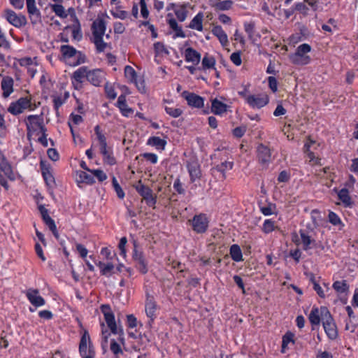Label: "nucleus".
Wrapping results in <instances>:
<instances>
[{"label": "nucleus", "instance_id": "obj_22", "mask_svg": "<svg viewBox=\"0 0 358 358\" xmlns=\"http://www.w3.org/2000/svg\"><path fill=\"white\" fill-rule=\"evenodd\" d=\"M185 58L187 62H192L194 65H197L201 60V54L194 48L189 47L185 50Z\"/></svg>", "mask_w": 358, "mask_h": 358}, {"label": "nucleus", "instance_id": "obj_10", "mask_svg": "<svg viewBox=\"0 0 358 358\" xmlns=\"http://www.w3.org/2000/svg\"><path fill=\"white\" fill-rule=\"evenodd\" d=\"M269 102V97L266 94H259L248 96V104L253 108H261Z\"/></svg>", "mask_w": 358, "mask_h": 358}, {"label": "nucleus", "instance_id": "obj_31", "mask_svg": "<svg viewBox=\"0 0 358 358\" xmlns=\"http://www.w3.org/2000/svg\"><path fill=\"white\" fill-rule=\"evenodd\" d=\"M167 142L158 136H151L147 141V145L155 147L158 150H164Z\"/></svg>", "mask_w": 358, "mask_h": 358}, {"label": "nucleus", "instance_id": "obj_33", "mask_svg": "<svg viewBox=\"0 0 358 358\" xmlns=\"http://www.w3.org/2000/svg\"><path fill=\"white\" fill-rule=\"evenodd\" d=\"M212 31L213 34L218 38L220 43L223 46L227 45L228 43L227 35L223 31L222 28L220 26L214 27Z\"/></svg>", "mask_w": 358, "mask_h": 358}, {"label": "nucleus", "instance_id": "obj_20", "mask_svg": "<svg viewBox=\"0 0 358 358\" xmlns=\"http://www.w3.org/2000/svg\"><path fill=\"white\" fill-rule=\"evenodd\" d=\"M40 166L41 169L43 178L46 183V185L49 187H52L55 185V178L52 174L50 172V168L49 165H47L45 162L41 161Z\"/></svg>", "mask_w": 358, "mask_h": 358}, {"label": "nucleus", "instance_id": "obj_49", "mask_svg": "<svg viewBox=\"0 0 358 358\" xmlns=\"http://www.w3.org/2000/svg\"><path fill=\"white\" fill-rule=\"evenodd\" d=\"M17 104L20 106L22 109L24 110L25 109L29 108V110H32L31 108V99L28 97H21L16 101Z\"/></svg>", "mask_w": 358, "mask_h": 358}, {"label": "nucleus", "instance_id": "obj_16", "mask_svg": "<svg viewBox=\"0 0 358 358\" xmlns=\"http://www.w3.org/2000/svg\"><path fill=\"white\" fill-rule=\"evenodd\" d=\"M187 169L189 174L190 180L192 182L199 179L201 176L200 165L196 160H190L187 163Z\"/></svg>", "mask_w": 358, "mask_h": 358}, {"label": "nucleus", "instance_id": "obj_4", "mask_svg": "<svg viewBox=\"0 0 358 358\" xmlns=\"http://www.w3.org/2000/svg\"><path fill=\"white\" fill-rule=\"evenodd\" d=\"M313 232V230L311 231L306 229L299 230L303 250L305 251L311 248H320L321 250H324V247L322 242L316 241V240L313 238V235L311 234Z\"/></svg>", "mask_w": 358, "mask_h": 358}, {"label": "nucleus", "instance_id": "obj_15", "mask_svg": "<svg viewBox=\"0 0 358 358\" xmlns=\"http://www.w3.org/2000/svg\"><path fill=\"white\" fill-rule=\"evenodd\" d=\"M104 79L105 73L102 70L99 69L89 70L87 81L94 86H100Z\"/></svg>", "mask_w": 358, "mask_h": 358}, {"label": "nucleus", "instance_id": "obj_58", "mask_svg": "<svg viewBox=\"0 0 358 358\" xmlns=\"http://www.w3.org/2000/svg\"><path fill=\"white\" fill-rule=\"evenodd\" d=\"M127 243V239L125 236L121 238L120 243L118 244V248L120 249V255L123 257H126V244Z\"/></svg>", "mask_w": 358, "mask_h": 358}, {"label": "nucleus", "instance_id": "obj_50", "mask_svg": "<svg viewBox=\"0 0 358 358\" xmlns=\"http://www.w3.org/2000/svg\"><path fill=\"white\" fill-rule=\"evenodd\" d=\"M329 222L334 226H338L342 224L340 217L334 212L330 211L328 215Z\"/></svg>", "mask_w": 358, "mask_h": 358}, {"label": "nucleus", "instance_id": "obj_5", "mask_svg": "<svg viewBox=\"0 0 358 358\" xmlns=\"http://www.w3.org/2000/svg\"><path fill=\"white\" fill-rule=\"evenodd\" d=\"M134 249L132 252V258L136 263V268L143 274L147 273L148 262L145 259L144 253L141 250H138V242L136 240L133 241Z\"/></svg>", "mask_w": 358, "mask_h": 358}, {"label": "nucleus", "instance_id": "obj_7", "mask_svg": "<svg viewBox=\"0 0 358 358\" xmlns=\"http://www.w3.org/2000/svg\"><path fill=\"white\" fill-rule=\"evenodd\" d=\"M189 221L192 223L193 231L197 234H203L208 228L209 220L204 213L195 215Z\"/></svg>", "mask_w": 358, "mask_h": 358}, {"label": "nucleus", "instance_id": "obj_53", "mask_svg": "<svg viewBox=\"0 0 358 358\" xmlns=\"http://www.w3.org/2000/svg\"><path fill=\"white\" fill-rule=\"evenodd\" d=\"M110 13H111V15L115 18H119L121 20H124L128 16V13L127 11L122 10L119 9V8H116V9L115 10H111Z\"/></svg>", "mask_w": 358, "mask_h": 358}, {"label": "nucleus", "instance_id": "obj_52", "mask_svg": "<svg viewBox=\"0 0 358 358\" xmlns=\"http://www.w3.org/2000/svg\"><path fill=\"white\" fill-rule=\"evenodd\" d=\"M165 111L167 114L173 117H178L182 113V110L180 108H174L172 107L166 106Z\"/></svg>", "mask_w": 358, "mask_h": 358}, {"label": "nucleus", "instance_id": "obj_39", "mask_svg": "<svg viewBox=\"0 0 358 358\" xmlns=\"http://www.w3.org/2000/svg\"><path fill=\"white\" fill-rule=\"evenodd\" d=\"M52 10L55 15L61 18H66L68 13L66 12L64 7L59 3H55L50 6Z\"/></svg>", "mask_w": 358, "mask_h": 358}, {"label": "nucleus", "instance_id": "obj_35", "mask_svg": "<svg viewBox=\"0 0 358 358\" xmlns=\"http://www.w3.org/2000/svg\"><path fill=\"white\" fill-rule=\"evenodd\" d=\"M216 61L214 57L210 56L208 53H206L201 62L202 64V69H214L215 70V65Z\"/></svg>", "mask_w": 358, "mask_h": 358}, {"label": "nucleus", "instance_id": "obj_44", "mask_svg": "<svg viewBox=\"0 0 358 358\" xmlns=\"http://www.w3.org/2000/svg\"><path fill=\"white\" fill-rule=\"evenodd\" d=\"M94 43L98 52H103L107 46V43L103 40V36L94 37Z\"/></svg>", "mask_w": 358, "mask_h": 358}, {"label": "nucleus", "instance_id": "obj_38", "mask_svg": "<svg viewBox=\"0 0 358 358\" xmlns=\"http://www.w3.org/2000/svg\"><path fill=\"white\" fill-rule=\"evenodd\" d=\"M293 10L298 12L303 16H307L309 14V7L303 2H296L293 6Z\"/></svg>", "mask_w": 358, "mask_h": 358}, {"label": "nucleus", "instance_id": "obj_40", "mask_svg": "<svg viewBox=\"0 0 358 358\" xmlns=\"http://www.w3.org/2000/svg\"><path fill=\"white\" fill-rule=\"evenodd\" d=\"M233 167V163L231 162L225 161L224 162H222L221 164L216 166V167L214 168V170L222 173L223 177L224 176V172L227 170H231Z\"/></svg>", "mask_w": 358, "mask_h": 358}, {"label": "nucleus", "instance_id": "obj_2", "mask_svg": "<svg viewBox=\"0 0 358 358\" xmlns=\"http://www.w3.org/2000/svg\"><path fill=\"white\" fill-rule=\"evenodd\" d=\"M27 136L29 138L38 129L40 131H47L44 124L42 115H29L24 120Z\"/></svg>", "mask_w": 358, "mask_h": 358}, {"label": "nucleus", "instance_id": "obj_54", "mask_svg": "<svg viewBox=\"0 0 358 358\" xmlns=\"http://www.w3.org/2000/svg\"><path fill=\"white\" fill-rule=\"evenodd\" d=\"M110 348L115 357H117V355L119 354H123L120 345L114 339H112L110 341Z\"/></svg>", "mask_w": 358, "mask_h": 358}, {"label": "nucleus", "instance_id": "obj_14", "mask_svg": "<svg viewBox=\"0 0 358 358\" xmlns=\"http://www.w3.org/2000/svg\"><path fill=\"white\" fill-rule=\"evenodd\" d=\"M323 308H327L326 306H321L320 308L313 306L308 315V320L313 327L319 326L320 322L323 321V313H322ZM314 327H313V330Z\"/></svg>", "mask_w": 358, "mask_h": 358}, {"label": "nucleus", "instance_id": "obj_43", "mask_svg": "<svg viewBox=\"0 0 358 358\" xmlns=\"http://www.w3.org/2000/svg\"><path fill=\"white\" fill-rule=\"evenodd\" d=\"M175 15L177 17V19L180 22H183L185 20L187 16V10L185 6H182L180 8L176 9L174 10Z\"/></svg>", "mask_w": 358, "mask_h": 358}, {"label": "nucleus", "instance_id": "obj_19", "mask_svg": "<svg viewBox=\"0 0 358 358\" xmlns=\"http://www.w3.org/2000/svg\"><path fill=\"white\" fill-rule=\"evenodd\" d=\"M156 302L152 296L147 294V298L145 301V310L147 316L150 318L151 321H153L156 317Z\"/></svg>", "mask_w": 358, "mask_h": 358}, {"label": "nucleus", "instance_id": "obj_64", "mask_svg": "<svg viewBox=\"0 0 358 358\" xmlns=\"http://www.w3.org/2000/svg\"><path fill=\"white\" fill-rule=\"evenodd\" d=\"M47 154L48 157L54 162L57 161L59 158V153L55 148H49L47 151Z\"/></svg>", "mask_w": 358, "mask_h": 358}, {"label": "nucleus", "instance_id": "obj_36", "mask_svg": "<svg viewBox=\"0 0 358 358\" xmlns=\"http://www.w3.org/2000/svg\"><path fill=\"white\" fill-rule=\"evenodd\" d=\"M278 227L275 225V222L273 219H266L264 220L262 227V231L266 234H270L274 231Z\"/></svg>", "mask_w": 358, "mask_h": 358}, {"label": "nucleus", "instance_id": "obj_9", "mask_svg": "<svg viewBox=\"0 0 358 358\" xmlns=\"http://www.w3.org/2000/svg\"><path fill=\"white\" fill-rule=\"evenodd\" d=\"M259 162L264 166H268L271 161V152L268 146L260 143L257 148Z\"/></svg>", "mask_w": 358, "mask_h": 358}, {"label": "nucleus", "instance_id": "obj_25", "mask_svg": "<svg viewBox=\"0 0 358 358\" xmlns=\"http://www.w3.org/2000/svg\"><path fill=\"white\" fill-rule=\"evenodd\" d=\"M13 79L6 76L2 79L1 86L3 90V96L6 98L13 92Z\"/></svg>", "mask_w": 358, "mask_h": 358}, {"label": "nucleus", "instance_id": "obj_6", "mask_svg": "<svg viewBox=\"0 0 358 358\" xmlns=\"http://www.w3.org/2000/svg\"><path fill=\"white\" fill-rule=\"evenodd\" d=\"M135 189L145 201V203L148 206L152 207L153 208H155L157 196L153 195L152 190L149 187L143 185L140 180L135 186Z\"/></svg>", "mask_w": 358, "mask_h": 358}, {"label": "nucleus", "instance_id": "obj_63", "mask_svg": "<svg viewBox=\"0 0 358 358\" xmlns=\"http://www.w3.org/2000/svg\"><path fill=\"white\" fill-rule=\"evenodd\" d=\"M76 250L78 251V252L79 253L80 256L83 258V259H85L87 256V253H88V250H87V248L82 244L80 243H77L76 244Z\"/></svg>", "mask_w": 358, "mask_h": 358}, {"label": "nucleus", "instance_id": "obj_30", "mask_svg": "<svg viewBox=\"0 0 358 358\" xmlns=\"http://www.w3.org/2000/svg\"><path fill=\"white\" fill-rule=\"evenodd\" d=\"M227 110V105L215 99L212 101L211 110L215 115H222Z\"/></svg>", "mask_w": 358, "mask_h": 358}, {"label": "nucleus", "instance_id": "obj_24", "mask_svg": "<svg viewBox=\"0 0 358 358\" xmlns=\"http://www.w3.org/2000/svg\"><path fill=\"white\" fill-rule=\"evenodd\" d=\"M338 198L346 208H352L353 206L352 199L347 188H342L338 192Z\"/></svg>", "mask_w": 358, "mask_h": 358}, {"label": "nucleus", "instance_id": "obj_48", "mask_svg": "<svg viewBox=\"0 0 358 358\" xmlns=\"http://www.w3.org/2000/svg\"><path fill=\"white\" fill-rule=\"evenodd\" d=\"M311 51V46L308 43H303L299 45L294 53L296 55H306L307 53Z\"/></svg>", "mask_w": 358, "mask_h": 358}, {"label": "nucleus", "instance_id": "obj_3", "mask_svg": "<svg viewBox=\"0 0 358 358\" xmlns=\"http://www.w3.org/2000/svg\"><path fill=\"white\" fill-rule=\"evenodd\" d=\"M101 310L104 315L105 321L110 329V331L113 334H117L119 336L123 335V329L120 327L117 328L115 315L111 310L110 306L108 304H103L101 306Z\"/></svg>", "mask_w": 358, "mask_h": 358}, {"label": "nucleus", "instance_id": "obj_56", "mask_svg": "<svg viewBox=\"0 0 358 358\" xmlns=\"http://www.w3.org/2000/svg\"><path fill=\"white\" fill-rule=\"evenodd\" d=\"M90 172L98 179L99 182H103L107 179L106 174L101 169L92 170Z\"/></svg>", "mask_w": 358, "mask_h": 358}, {"label": "nucleus", "instance_id": "obj_41", "mask_svg": "<svg viewBox=\"0 0 358 358\" xmlns=\"http://www.w3.org/2000/svg\"><path fill=\"white\" fill-rule=\"evenodd\" d=\"M259 209L261 213L265 216H269L275 213L274 210H275V205L271 203H269L266 206H259Z\"/></svg>", "mask_w": 358, "mask_h": 358}, {"label": "nucleus", "instance_id": "obj_13", "mask_svg": "<svg viewBox=\"0 0 358 358\" xmlns=\"http://www.w3.org/2000/svg\"><path fill=\"white\" fill-rule=\"evenodd\" d=\"M26 296L29 301L35 307L43 306L45 303V299L39 295V291L37 289H29L26 292Z\"/></svg>", "mask_w": 358, "mask_h": 358}, {"label": "nucleus", "instance_id": "obj_59", "mask_svg": "<svg viewBox=\"0 0 358 358\" xmlns=\"http://www.w3.org/2000/svg\"><path fill=\"white\" fill-rule=\"evenodd\" d=\"M290 179V173L284 170L280 172L278 176V181L279 182H287Z\"/></svg>", "mask_w": 358, "mask_h": 358}, {"label": "nucleus", "instance_id": "obj_18", "mask_svg": "<svg viewBox=\"0 0 358 358\" xmlns=\"http://www.w3.org/2000/svg\"><path fill=\"white\" fill-rule=\"evenodd\" d=\"M1 176L14 180V176L10 165L8 163L4 156L0 153V177Z\"/></svg>", "mask_w": 358, "mask_h": 358}, {"label": "nucleus", "instance_id": "obj_28", "mask_svg": "<svg viewBox=\"0 0 358 358\" xmlns=\"http://www.w3.org/2000/svg\"><path fill=\"white\" fill-rule=\"evenodd\" d=\"M203 13L202 12L198 13L191 20L188 27L192 29H196L197 31H201L203 30Z\"/></svg>", "mask_w": 358, "mask_h": 358}, {"label": "nucleus", "instance_id": "obj_45", "mask_svg": "<svg viewBox=\"0 0 358 358\" xmlns=\"http://www.w3.org/2000/svg\"><path fill=\"white\" fill-rule=\"evenodd\" d=\"M79 178L80 182H85L89 185H92L95 182L94 176L87 173L85 171H80Z\"/></svg>", "mask_w": 358, "mask_h": 358}, {"label": "nucleus", "instance_id": "obj_34", "mask_svg": "<svg viewBox=\"0 0 358 358\" xmlns=\"http://www.w3.org/2000/svg\"><path fill=\"white\" fill-rule=\"evenodd\" d=\"M332 287L338 294L347 293L349 290V285L345 280L335 281Z\"/></svg>", "mask_w": 358, "mask_h": 358}, {"label": "nucleus", "instance_id": "obj_51", "mask_svg": "<svg viewBox=\"0 0 358 358\" xmlns=\"http://www.w3.org/2000/svg\"><path fill=\"white\" fill-rule=\"evenodd\" d=\"M232 1L229 0L222 1L217 3L215 6V9L218 10H227L231 8Z\"/></svg>", "mask_w": 358, "mask_h": 358}, {"label": "nucleus", "instance_id": "obj_47", "mask_svg": "<svg viewBox=\"0 0 358 358\" xmlns=\"http://www.w3.org/2000/svg\"><path fill=\"white\" fill-rule=\"evenodd\" d=\"M112 185L117 194V197L121 199H123L125 196V194L122 187H120V184L118 183L115 177H113Z\"/></svg>", "mask_w": 358, "mask_h": 358}, {"label": "nucleus", "instance_id": "obj_60", "mask_svg": "<svg viewBox=\"0 0 358 358\" xmlns=\"http://www.w3.org/2000/svg\"><path fill=\"white\" fill-rule=\"evenodd\" d=\"M268 87L271 90L275 93L278 91V81L277 79L273 76H269L268 78Z\"/></svg>", "mask_w": 358, "mask_h": 358}, {"label": "nucleus", "instance_id": "obj_57", "mask_svg": "<svg viewBox=\"0 0 358 358\" xmlns=\"http://www.w3.org/2000/svg\"><path fill=\"white\" fill-rule=\"evenodd\" d=\"M303 2L311 9L313 11L316 12L318 10L320 1L319 0H303Z\"/></svg>", "mask_w": 358, "mask_h": 358}, {"label": "nucleus", "instance_id": "obj_42", "mask_svg": "<svg viewBox=\"0 0 358 358\" xmlns=\"http://www.w3.org/2000/svg\"><path fill=\"white\" fill-rule=\"evenodd\" d=\"M124 75L131 82H136L137 74L134 69L130 66H126L124 68Z\"/></svg>", "mask_w": 358, "mask_h": 358}, {"label": "nucleus", "instance_id": "obj_21", "mask_svg": "<svg viewBox=\"0 0 358 358\" xmlns=\"http://www.w3.org/2000/svg\"><path fill=\"white\" fill-rule=\"evenodd\" d=\"M106 29V25L103 19H97L93 22L92 25L93 37L103 36Z\"/></svg>", "mask_w": 358, "mask_h": 358}, {"label": "nucleus", "instance_id": "obj_32", "mask_svg": "<svg viewBox=\"0 0 358 358\" xmlns=\"http://www.w3.org/2000/svg\"><path fill=\"white\" fill-rule=\"evenodd\" d=\"M60 51L64 59H71L74 57V56H76L78 53V51L75 48L69 45H62L60 48Z\"/></svg>", "mask_w": 358, "mask_h": 358}, {"label": "nucleus", "instance_id": "obj_8", "mask_svg": "<svg viewBox=\"0 0 358 358\" xmlns=\"http://www.w3.org/2000/svg\"><path fill=\"white\" fill-rule=\"evenodd\" d=\"M4 17L13 26L20 28L27 24V20L24 15H17L15 12L10 9L5 10Z\"/></svg>", "mask_w": 358, "mask_h": 358}, {"label": "nucleus", "instance_id": "obj_55", "mask_svg": "<svg viewBox=\"0 0 358 358\" xmlns=\"http://www.w3.org/2000/svg\"><path fill=\"white\" fill-rule=\"evenodd\" d=\"M105 93L107 97L110 99H114L117 96V94L115 92L114 88L109 85L108 83L105 85Z\"/></svg>", "mask_w": 358, "mask_h": 358}, {"label": "nucleus", "instance_id": "obj_61", "mask_svg": "<svg viewBox=\"0 0 358 358\" xmlns=\"http://www.w3.org/2000/svg\"><path fill=\"white\" fill-rule=\"evenodd\" d=\"M113 268H114V265L112 263H108V264H105L103 269H101L100 271L101 274L102 275H106V276L110 275L111 272L113 270Z\"/></svg>", "mask_w": 358, "mask_h": 358}, {"label": "nucleus", "instance_id": "obj_37", "mask_svg": "<svg viewBox=\"0 0 358 358\" xmlns=\"http://www.w3.org/2000/svg\"><path fill=\"white\" fill-rule=\"evenodd\" d=\"M230 255L232 259L235 262H240L242 260L243 255L239 245L234 244L230 248Z\"/></svg>", "mask_w": 358, "mask_h": 358}, {"label": "nucleus", "instance_id": "obj_1", "mask_svg": "<svg viewBox=\"0 0 358 358\" xmlns=\"http://www.w3.org/2000/svg\"><path fill=\"white\" fill-rule=\"evenodd\" d=\"M322 313H323L322 326L327 336L330 340H335L338 336L337 326L335 321L328 308H323Z\"/></svg>", "mask_w": 358, "mask_h": 358}, {"label": "nucleus", "instance_id": "obj_27", "mask_svg": "<svg viewBox=\"0 0 358 358\" xmlns=\"http://www.w3.org/2000/svg\"><path fill=\"white\" fill-rule=\"evenodd\" d=\"M89 69L87 66H81L73 72L71 76V79L79 83H83L85 78L87 80Z\"/></svg>", "mask_w": 358, "mask_h": 358}, {"label": "nucleus", "instance_id": "obj_17", "mask_svg": "<svg viewBox=\"0 0 358 358\" xmlns=\"http://www.w3.org/2000/svg\"><path fill=\"white\" fill-rule=\"evenodd\" d=\"M87 344L88 350L94 349L88 331L87 330H84L79 344V353L80 356L88 355Z\"/></svg>", "mask_w": 358, "mask_h": 358}, {"label": "nucleus", "instance_id": "obj_26", "mask_svg": "<svg viewBox=\"0 0 358 358\" xmlns=\"http://www.w3.org/2000/svg\"><path fill=\"white\" fill-rule=\"evenodd\" d=\"M289 59L293 64L295 65H307L310 61V57L308 55H296V53L289 55Z\"/></svg>", "mask_w": 358, "mask_h": 358}, {"label": "nucleus", "instance_id": "obj_46", "mask_svg": "<svg viewBox=\"0 0 358 358\" xmlns=\"http://www.w3.org/2000/svg\"><path fill=\"white\" fill-rule=\"evenodd\" d=\"M8 111L12 115H17L23 113L24 110L22 108L17 104V101L10 103L8 108Z\"/></svg>", "mask_w": 358, "mask_h": 358}, {"label": "nucleus", "instance_id": "obj_11", "mask_svg": "<svg viewBox=\"0 0 358 358\" xmlns=\"http://www.w3.org/2000/svg\"><path fill=\"white\" fill-rule=\"evenodd\" d=\"M182 96L187 101V104L191 107L201 108L204 106L203 98L195 93L184 91L182 93Z\"/></svg>", "mask_w": 358, "mask_h": 358}, {"label": "nucleus", "instance_id": "obj_62", "mask_svg": "<svg viewBox=\"0 0 358 358\" xmlns=\"http://www.w3.org/2000/svg\"><path fill=\"white\" fill-rule=\"evenodd\" d=\"M141 156L148 161H150L153 164H156L158 160L157 155L154 153L145 152L142 154Z\"/></svg>", "mask_w": 358, "mask_h": 358}, {"label": "nucleus", "instance_id": "obj_23", "mask_svg": "<svg viewBox=\"0 0 358 358\" xmlns=\"http://www.w3.org/2000/svg\"><path fill=\"white\" fill-rule=\"evenodd\" d=\"M295 334L290 331H287L282 337V345H281V353H285L288 349V345L289 344L294 345L296 343L295 341Z\"/></svg>", "mask_w": 358, "mask_h": 358}, {"label": "nucleus", "instance_id": "obj_12", "mask_svg": "<svg viewBox=\"0 0 358 358\" xmlns=\"http://www.w3.org/2000/svg\"><path fill=\"white\" fill-rule=\"evenodd\" d=\"M27 12L32 24H36L41 22V14L36 6L35 0H26Z\"/></svg>", "mask_w": 358, "mask_h": 358}, {"label": "nucleus", "instance_id": "obj_29", "mask_svg": "<svg viewBox=\"0 0 358 358\" xmlns=\"http://www.w3.org/2000/svg\"><path fill=\"white\" fill-rule=\"evenodd\" d=\"M167 23L169 25L170 28L173 29L176 33L173 36V38H185L186 35L182 29V27L178 24V22L176 19L171 17L167 20Z\"/></svg>", "mask_w": 358, "mask_h": 358}]
</instances>
